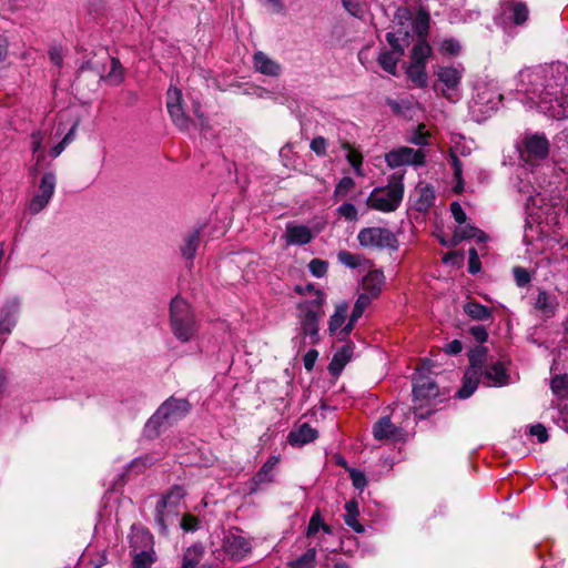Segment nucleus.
I'll return each instance as SVG.
<instances>
[{
    "label": "nucleus",
    "mask_w": 568,
    "mask_h": 568,
    "mask_svg": "<svg viewBox=\"0 0 568 568\" xmlns=\"http://www.w3.org/2000/svg\"><path fill=\"white\" fill-rule=\"evenodd\" d=\"M332 528L324 523L320 510H315L310 519L306 538L308 539V549L301 557L288 562L291 568H314L316 564L317 548H324V535H331Z\"/></svg>",
    "instance_id": "nucleus-1"
},
{
    "label": "nucleus",
    "mask_w": 568,
    "mask_h": 568,
    "mask_svg": "<svg viewBox=\"0 0 568 568\" xmlns=\"http://www.w3.org/2000/svg\"><path fill=\"white\" fill-rule=\"evenodd\" d=\"M404 197L403 175L393 174L386 186L375 187L367 197L369 209L389 213L396 211Z\"/></svg>",
    "instance_id": "nucleus-2"
},
{
    "label": "nucleus",
    "mask_w": 568,
    "mask_h": 568,
    "mask_svg": "<svg viewBox=\"0 0 568 568\" xmlns=\"http://www.w3.org/2000/svg\"><path fill=\"white\" fill-rule=\"evenodd\" d=\"M170 323L173 335L182 343L193 339L197 325L191 306L186 301L175 297L171 302Z\"/></svg>",
    "instance_id": "nucleus-3"
},
{
    "label": "nucleus",
    "mask_w": 568,
    "mask_h": 568,
    "mask_svg": "<svg viewBox=\"0 0 568 568\" xmlns=\"http://www.w3.org/2000/svg\"><path fill=\"white\" fill-rule=\"evenodd\" d=\"M464 72L465 69L462 64L439 67L435 72L437 78L434 84L435 91H439L449 101H457L460 95V82Z\"/></svg>",
    "instance_id": "nucleus-4"
},
{
    "label": "nucleus",
    "mask_w": 568,
    "mask_h": 568,
    "mask_svg": "<svg viewBox=\"0 0 568 568\" xmlns=\"http://www.w3.org/2000/svg\"><path fill=\"white\" fill-rule=\"evenodd\" d=\"M439 394L437 384L428 376H424L422 369L414 377V412L419 418L427 416L430 410H425Z\"/></svg>",
    "instance_id": "nucleus-5"
},
{
    "label": "nucleus",
    "mask_w": 568,
    "mask_h": 568,
    "mask_svg": "<svg viewBox=\"0 0 568 568\" xmlns=\"http://www.w3.org/2000/svg\"><path fill=\"white\" fill-rule=\"evenodd\" d=\"M185 496V489L182 486H173L165 495L161 497L156 505L155 520L162 532L166 531V521L170 514L175 515L178 506Z\"/></svg>",
    "instance_id": "nucleus-6"
},
{
    "label": "nucleus",
    "mask_w": 568,
    "mask_h": 568,
    "mask_svg": "<svg viewBox=\"0 0 568 568\" xmlns=\"http://www.w3.org/2000/svg\"><path fill=\"white\" fill-rule=\"evenodd\" d=\"M348 304L341 302L335 305L334 313L328 320V334L338 342L346 341L355 327L356 322H352V316L347 318Z\"/></svg>",
    "instance_id": "nucleus-7"
},
{
    "label": "nucleus",
    "mask_w": 568,
    "mask_h": 568,
    "mask_svg": "<svg viewBox=\"0 0 568 568\" xmlns=\"http://www.w3.org/2000/svg\"><path fill=\"white\" fill-rule=\"evenodd\" d=\"M190 409L185 399L170 398L163 403L149 420L148 426L161 425L163 422L176 420L183 417Z\"/></svg>",
    "instance_id": "nucleus-8"
},
{
    "label": "nucleus",
    "mask_w": 568,
    "mask_h": 568,
    "mask_svg": "<svg viewBox=\"0 0 568 568\" xmlns=\"http://www.w3.org/2000/svg\"><path fill=\"white\" fill-rule=\"evenodd\" d=\"M425 153L422 150H414L408 146L393 149L385 154V162L390 169L403 165H423Z\"/></svg>",
    "instance_id": "nucleus-9"
},
{
    "label": "nucleus",
    "mask_w": 568,
    "mask_h": 568,
    "mask_svg": "<svg viewBox=\"0 0 568 568\" xmlns=\"http://www.w3.org/2000/svg\"><path fill=\"white\" fill-rule=\"evenodd\" d=\"M57 179L52 172H47L39 184L38 193L31 199L28 204V211L31 214L41 212L51 201L55 190Z\"/></svg>",
    "instance_id": "nucleus-10"
},
{
    "label": "nucleus",
    "mask_w": 568,
    "mask_h": 568,
    "mask_svg": "<svg viewBox=\"0 0 568 568\" xmlns=\"http://www.w3.org/2000/svg\"><path fill=\"white\" fill-rule=\"evenodd\" d=\"M359 244L364 247H387L396 242L394 234L384 227H366L357 235Z\"/></svg>",
    "instance_id": "nucleus-11"
},
{
    "label": "nucleus",
    "mask_w": 568,
    "mask_h": 568,
    "mask_svg": "<svg viewBox=\"0 0 568 568\" xmlns=\"http://www.w3.org/2000/svg\"><path fill=\"white\" fill-rule=\"evenodd\" d=\"M324 313H316L314 311H297V320L300 324L301 334L311 338L312 344L320 342V321Z\"/></svg>",
    "instance_id": "nucleus-12"
},
{
    "label": "nucleus",
    "mask_w": 568,
    "mask_h": 568,
    "mask_svg": "<svg viewBox=\"0 0 568 568\" xmlns=\"http://www.w3.org/2000/svg\"><path fill=\"white\" fill-rule=\"evenodd\" d=\"M315 234L310 226L298 224L296 222H288L285 226L283 240L286 246L292 245H306L312 242Z\"/></svg>",
    "instance_id": "nucleus-13"
},
{
    "label": "nucleus",
    "mask_w": 568,
    "mask_h": 568,
    "mask_svg": "<svg viewBox=\"0 0 568 568\" xmlns=\"http://www.w3.org/2000/svg\"><path fill=\"white\" fill-rule=\"evenodd\" d=\"M225 552L236 561L244 559L252 550L251 540L241 535H229L224 539Z\"/></svg>",
    "instance_id": "nucleus-14"
},
{
    "label": "nucleus",
    "mask_w": 568,
    "mask_h": 568,
    "mask_svg": "<svg viewBox=\"0 0 568 568\" xmlns=\"http://www.w3.org/2000/svg\"><path fill=\"white\" fill-rule=\"evenodd\" d=\"M385 285V276L381 270H369L359 282L358 291L377 298Z\"/></svg>",
    "instance_id": "nucleus-15"
},
{
    "label": "nucleus",
    "mask_w": 568,
    "mask_h": 568,
    "mask_svg": "<svg viewBox=\"0 0 568 568\" xmlns=\"http://www.w3.org/2000/svg\"><path fill=\"white\" fill-rule=\"evenodd\" d=\"M503 14L517 26L524 24L529 17V9L521 0H504Z\"/></svg>",
    "instance_id": "nucleus-16"
},
{
    "label": "nucleus",
    "mask_w": 568,
    "mask_h": 568,
    "mask_svg": "<svg viewBox=\"0 0 568 568\" xmlns=\"http://www.w3.org/2000/svg\"><path fill=\"white\" fill-rule=\"evenodd\" d=\"M373 435L377 440L396 442L403 438V432L396 427L388 416L381 417L373 427Z\"/></svg>",
    "instance_id": "nucleus-17"
},
{
    "label": "nucleus",
    "mask_w": 568,
    "mask_h": 568,
    "mask_svg": "<svg viewBox=\"0 0 568 568\" xmlns=\"http://www.w3.org/2000/svg\"><path fill=\"white\" fill-rule=\"evenodd\" d=\"M525 151L532 159H546L549 153V142L542 134L528 135L525 138Z\"/></svg>",
    "instance_id": "nucleus-18"
},
{
    "label": "nucleus",
    "mask_w": 568,
    "mask_h": 568,
    "mask_svg": "<svg viewBox=\"0 0 568 568\" xmlns=\"http://www.w3.org/2000/svg\"><path fill=\"white\" fill-rule=\"evenodd\" d=\"M414 207L418 212H427L435 202V191L427 183L419 182L413 193Z\"/></svg>",
    "instance_id": "nucleus-19"
},
{
    "label": "nucleus",
    "mask_w": 568,
    "mask_h": 568,
    "mask_svg": "<svg viewBox=\"0 0 568 568\" xmlns=\"http://www.w3.org/2000/svg\"><path fill=\"white\" fill-rule=\"evenodd\" d=\"M536 106L540 112L552 116V118H562L566 115L562 109V104L558 98H552V94L549 92L541 93L539 95V100L536 102Z\"/></svg>",
    "instance_id": "nucleus-20"
},
{
    "label": "nucleus",
    "mask_w": 568,
    "mask_h": 568,
    "mask_svg": "<svg viewBox=\"0 0 568 568\" xmlns=\"http://www.w3.org/2000/svg\"><path fill=\"white\" fill-rule=\"evenodd\" d=\"M353 344L341 347L333 356L328 371L333 376H338L353 356Z\"/></svg>",
    "instance_id": "nucleus-21"
},
{
    "label": "nucleus",
    "mask_w": 568,
    "mask_h": 568,
    "mask_svg": "<svg viewBox=\"0 0 568 568\" xmlns=\"http://www.w3.org/2000/svg\"><path fill=\"white\" fill-rule=\"evenodd\" d=\"M317 430L304 423L288 434V443L292 446H303L317 438Z\"/></svg>",
    "instance_id": "nucleus-22"
},
{
    "label": "nucleus",
    "mask_w": 568,
    "mask_h": 568,
    "mask_svg": "<svg viewBox=\"0 0 568 568\" xmlns=\"http://www.w3.org/2000/svg\"><path fill=\"white\" fill-rule=\"evenodd\" d=\"M484 378L488 386H504L508 384V374L501 363H494L486 367Z\"/></svg>",
    "instance_id": "nucleus-23"
},
{
    "label": "nucleus",
    "mask_w": 568,
    "mask_h": 568,
    "mask_svg": "<svg viewBox=\"0 0 568 568\" xmlns=\"http://www.w3.org/2000/svg\"><path fill=\"white\" fill-rule=\"evenodd\" d=\"M253 65L256 71L265 75L277 77L281 72L280 64L261 51L254 53Z\"/></svg>",
    "instance_id": "nucleus-24"
},
{
    "label": "nucleus",
    "mask_w": 568,
    "mask_h": 568,
    "mask_svg": "<svg viewBox=\"0 0 568 568\" xmlns=\"http://www.w3.org/2000/svg\"><path fill=\"white\" fill-rule=\"evenodd\" d=\"M337 260L341 264L348 268H371V262L361 254H353L348 251H339Z\"/></svg>",
    "instance_id": "nucleus-25"
},
{
    "label": "nucleus",
    "mask_w": 568,
    "mask_h": 568,
    "mask_svg": "<svg viewBox=\"0 0 568 568\" xmlns=\"http://www.w3.org/2000/svg\"><path fill=\"white\" fill-rule=\"evenodd\" d=\"M558 306L557 298L548 294L546 291H540L535 302V308L542 313L546 317L554 316Z\"/></svg>",
    "instance_id": "nucleus-26"
},
{
    "label": "nucleus",
    "mask_w": 568,
    "mask_h": 568,
    "mask_svg": "<svg viewBox=\"0 0 568 568\" xmlns=\"http://www.w3.org/2000/svg\"><path fill=\"white\" fill-rule=\"evenodd\" d=\"M479 374L476 368H470L465 373L464 383L456 396L460 399L468 398L478 386Z\"/></svg>",
    "instance_id": "nucleus-27"
},
{
    "label": "nucleus",
    "mask_w": 568,
    "mask_h": 568,
    "mask_svg": "<svg viewBox=\"0 0 568 568\" xmlns=\"http://www.w3.org/2000/svg\"><path fill=\"white\" fill-rule=\"evenodd\" d=\"M476 239L478 241H485V234L477 227L473 225H464L459 224V226L455 230L453 236V245L458 244L463 240Z\"/></svg>",
    "instance_id": "nucleus-28"
},
{
    "label": "nucleus",
    "mask_w": 568,
    "mask_h": 568,
    "mask_svg": "<svg viewBox=\"0 0 568 568\" xmlns=\"http://www.w3.org/2000/svg\"><path fill=\"white\" fill-rule=\"evenodd\" d=\"M326 295L324 292H315L314 296H307L296 305L297 311H314L316 313H324V304Z\"/></svg>",
    "instance_id": "nucleus-29"
},
{
    "label": "nucleus",
    "mask_w": 568,
    "mask_h": 568,
    "mask_svg": "<svg viewBox=\"0 0 568 568\" xmlns=\"http://www.w3.org/2000/svg\"><path fill=\"white\" fill-rule=\"evenodd\" d=\"M346 514L344 515L345 524L351 527L354 531L361 534L364 531L363 525L358 521L359 510L358 503L356 500H348L345 504Z\"/></svg>",
    "instance_id": "nucleus-30"
},
{
    "label": "nucleus",
    "mask_w": 568,
    "mask_h": 568,
    "mask_svg": "<svg viewBox=\"0 0 568 568\" xmlns=\"http://www.w3.org/2000/svg\"><path fill=\"white\" fill-rule=\"evenodd\" d=\"M278 462L280 458L277 456H271L254 476L255 484L260 485L273 481L274 469Z\"/></svg>",
    "instance_id": "nucleus-31"
},
{
    "label": "nucleus",
    "mask_w": 568,
    "mask_h": 568,
    "mask_svg": "<svg viewBox=\"0 0 568 568\" xmlns=\"http://www.w3.org/2000/svg\"><path fill=\"white\" fill-rule=\"evenodd\" d=\"M342 149L346 151V160L349 163V165L353 168L354 173L357 176H365L364 170H363V155L362 153L353 148L348 142H344L342 144Z\"/></svg>",
    "instance_id": "nucleus-32"
},
{
    "label": "nucleus",
    "mask_w": 568,
    "mask_h": 568,
    "mask_svg": "<svg viewBox=\"0 0 568 568\" xmlns=\"http://www.w3.org/2000/svg\"><path fill=\"white\" fill-rule=\"evenodd\" d=\"M204 548L200 545L189 547L182 557V568H197L202 561Z\"/></svg>",
    "instance_id": "nucleus-33"
},
{
    "label": "nucleus",
    "mask_w": 568,
    "mask_h": 568,
    "mask_svg": "<svg viewBox=\"0 0 568 568\" xmlns=\"http://www.w3.org/2000/svg\"><path fill=\"white\" fill-rule=\"evenodd\" d=\"M407 77L409 80L418 88H425L427 87V73H426V65L419 64V63H413L410 62L407 68Z\"/></svg>",
    "instance_id": "nucleus-34"
},
{
    "label": "nucleus",
    "mask_w": 568,
    "mask_h": 568,
    "mask_svg": "<svg viewBox=\"0 0 568 568\" xmlns=\"http://www.w3.org/2000/svg\"><path fill=\"white\" fill-rule=\"evenodd\" d=\"M432 54V48L425 39H419L413 47L410 62L425 64Z\"/></svg>",
    "instance_id": "nucleus-35"
},
{
    "label": "nucleus",
    "mask_w": 568,
    "mask_h": 568,
    "mask_svg": "<svg viewBox=\"0 0 568 568\" xmlns=\"http://www.w3.org/2000/svg\"><path fill=\"white\" fill-rule=\"evenodd\" d=\"M402 54L394 51H383L378 55V63L384 71L392 75H396L397 62Z\"/></svg>",
    "instance_id": "nucleus-36"
},
{
    "label": "nucleus",
    "mask_w": 568,
    "mask_h": 568,
    "mask_svg": "<svg viewBox=\"0 0 568 568\" xmlns=\"http://www.w3.org/2000/svg\"><path fill=\"white\" fill-rule=\"evenodd\" d=\"M200 243V231L194 230L184 240V244L181 247L182 255L187 258L192 260L195 255V252L197 250Z\"/></svg>",
    "instance_id": "nucleus-37"
},
{
    "label": "nucleus",
    "mask_w": 568,
    "mask_h": 568,
    "mask_svg": "<svg viewBox=\"0 0 568 568\" xmlns=\"http://www.w3.org/2000/svg\"><path fill=\"white\" fill-rule=\"evenodd\" d=\"M374 300L376 298L358 291V296L351 313L352 322H357Z\"/></svg>",
    "instance_id": "nucleus-38"
},
{
    "label": "nucleus",
    "mask_w": 568,
    "mask_h": 568,
    "mask_svg": "<svg viewBox=\"0 0 568 568\" xmlns=\"http://www.w3.org/2000/svg\"><path fill=\"white\" fill-rule=\"evenodd\" d=\"M464 311L471 318L477 321H486L490 317L491 313L488 307L477 303V302H468L464 306Z\"/></svg>",
    "instance_id": "nucleus-39"
},
{
    "label": "nucleus",
    "mask_w": 568,
    "mask_h": 568,
    "mask_svg": "<svg viewBox=\"0 0 568 568\" xmlns=\"http://www.w3.org/2000/svg\"><path fill=\"white\" fill-rule=\"evenodd\" d=\"M429 14L425 10H419L413 20V30L419 36V39H425L429 29Z\"/></svg>",
    "instance_id": "nucleus-40"
},
{
    "label": "nucleus",
    "mask_w": 568,
    "mask_h": 568,
    "mask_svg": "<svg viewBox=\"0 0 568 568\" xmlns=\"http://www.w3.org/2000/svg\"><path fill=\"white\" fill-rule=\"evenodd\" d=\"M168 111L172 121L180 130L189 129L190 121L183 111L182 104H171L170 108H168Z\"/></svg>",
    "instance_id": "nucleus-41"
},
{
    "label": "nucleus",
    "mask_w": 568,
    "mask_h": 568,
    "mask_svg": "<svg viewBox=\"0 0 568 568\" xmlns=\"http://www.w3.org/2000/svg\"><path fill=\"white\" fill-rule=\"evenodd\" d=\"M438 50L443 55L456 57L462 52V45L458 40L446 38L439 42Z\"/></svg>",
    "instance_id": "nucleus-42"
},
{
    "label": "nucleus",
    "mask_w": 568,
    "mask_h": 568,
    "mask_svg": "<svg viewBox=\"0 0 568 568\" xmlns=\"http://www.w3.org/2000/svg\"><path fill=\"white\" fill-rule=\"evenodd\" d=\"M104 79L111 84H120L123 81L124 69L118 59H111V68Z\"/></svg>",
    "instance_id": "nucleus-43"
},
{
    "label": "nucleus",
    "mask_w": 568,
    "mask_h": 568,
    "mask_svg": "<svg viewBox=\"0 0 568 568\" xmlns=\"http://www.w3.org/2000/svg\"><path fill=\"white\" fill-rule=\"evenodd\" d=\"M17 303H12L11 310L6 312L0 318V335L10 334L16 325L14 313L17 311Z\"/></svg>",
    "instance_id": "nucleus-44"
},
{
    "label": "nucleus",
    "mask_w": 568,
    "mask_h": 568,
    "mask_svg": "<svg viewBox=\"0 0 568 568\" xmlns=\"http://www.w3.org/2000/svg\"><path fill=\"white\" fill-rule=\"evenodd\" d=\"M551 390L558 397L568 396V375H558L551 379Z\"/></svg>",
    "instance_id": "nucleus-45"
},
{
    "label": "nucleus",
    "mask_w": 568,
    "mask_h": 568,
    "mask_svg": "<svg viewBox=\"0 0 568 568\" xmlns=\"http://www.w3.org/2000/svg\"><path fill=\"white\" fill-rule=\"evenodd\" d=\"M355 186V182L352 178L345 176L335 186L334 197L335 200H339L345 197L349 191H352Z\"/></svg>",
    "instance_id": "nucleus-46"
},
{
    "label": "nucleus",
    "mask_w": 568,
    "mask_h": 568,
    "mask_svg": "<svg viewBox=\"0 0 568 568\" xmlns=\"http://www.w3.org/2000/svg\"><path fill=\"white\" fill-rule=\"evenodd\" d=\"M44 134L41 131H36L31 134V149L37 154V165H40L44 159V154L41 152Z\"/></svg>",
    "instance_id": "nucleus-47"
},
{
    "label": "nucleus",
    "mask_w": 568,
    "mask_h": 568,
    "mask_svg": "<svg viewBox=\"0 0 568 568\" xmlns=\"http://www.w3.org/2000/svg\"><path fill=\"white\" fill-rule=\"evenodd\" d=\"M308 270L315 277H323L327 273L328 263L321 258H313L308 263Z\"/></svg>",
    "instance_id": "nucleus-48"
},
{
    "label": "nucleus",
    "mask_w": 568,
    "mask_h": 568,
    "mask_svg": "<svg viewBox=\"0 0 568 568\" xmlns=\"http://www.w3.org/2000/svg\"><path fill=\"white\" fill-rule=\"evenodd\" d=\"M337 214L348 221H356L358 216L357 209L352 203H344L337 207Z\"/></svg>",
    "instance_id": "nucleus-49"
},
{
    "label": "nucleus",
    "mask_w": 568,
    "mask_h": 568,
    "mask_svg": "<svg viewBox=\"0 0 568 568\" xmlns=\"http://www.w3.org/2000/svg\"><path fill=\"white\" fill-rule=\"evenodd\" d=\"M327 140L323 136H316L311 141V150L318 156H324L327 153Z\"/></svg>",
    "instance_id": "nucleus-50"
},
{
    "label": "nucleus",
    "mask_w": 568,
    "mask_h": 568,
    "mask_svg": "<svg viewBox=\"0 0 568 568\" xmlns=\"http://www.w3.org/2000/svg\"><path fill=\"white\" fill-rule=\"evenodd\" d=\"M153 561L154 559L151 552L141 551L135 555L133 562L136 568H150Z\"/></svg>",
    "instance_id": "nucleus-51"
},
{
    "label": "nucleus",
    "mask_w": 568,
    "mask_h": 568,
    "mask_svg": "<svg viewBox=\"0 0 568 568\" xmlns=\"http://www.w3.org/2000/svg\"><path fill=\"white\" fill-rule=\"evenodd\" d=\"M423 130L424 125H419L418 130L410 135L408 142L416 145H426L428 143V132H424Z\"/></svg>",
    "instance_id": "nucleus-52"
},
{
    "label": "nucleus",
    "mask_w": 568,
    "mask_h": 568,
    "mask_svg": "<svg viewBox=\"0 0 568 568\" xmlns=\"http://www.w3.org/2000/svg\"><path fill=\"white\" fill-rule=\"evenodd\" d=\"M171 104H182V92L178 88H170L166 92V108Z\"/></svg>",
    "instance_id": "nucleus-53"
},
{
    "label": "nucleus",
    "mask_w": 568,
    "mask_h": 568,
    "mask_svg": "<svg viewBox=\"0 0 568 568\" xmlns=\"http://www.w3.org/2000/svg\"><path fill=\"white\" fill-rule=\"evenodd\" d=\"M294 291L303 297L314 296L315 292H323L322 290L317 288L314 284L311 283L305 285H296Z\"/></svg>",
    "instance_id": "nucleus-54"
},
{
    "label": "nucleus",
    "mask_w": 568,
    "mask_h": 568,
    "mask_svg": "<svg viewBox=\"0 0 568 568\" xmlns=\"http://www.w3.org/2000/svg\"><path fill=\"white\" fill-rule=\"evenodd\" d=\"M181 527L185 531H194L199 527V519L193 515H184L181 521Z\"/></svg>",
    "instance_id": "nucleus-55"
},
{
    "label": "nucleus",
    "mask_w": 568,
    "mask_h": 568,
    "mask_svg": "<svg viewBox=\"0 0 568 568\" xmlns=\"http://www.w3.org/2000/svg\"><path fill=\"white\" fill-rule=\"evenodd\" d=\"M514 277L518 286H525L530 281L529 273L523 267L514 268Z\"/></svg>",
    "instance_id": "nucleus-56"
},
{
    "label": "nucleus",
    "mask_w": 568,
    "mask_h": 568,
    "mask_svg": "<svg viewBox=\"0 0 568 568\" xmlns=\"http://www.w3.org/2000/svg\"><path fill=\"white\" fill-rule=\"evenodd\" d=\"M450 212L458 224H465L467 216L459 203L453 202L450 204Z\"/></svg>",
    "instance_id": "nucleus-57"
},
{
    "label": "nucleus",
    "mask_w": 568,
    "mask_h": 568,
    "mask_svg": "<svg viewBox=\"0 0 568 568\" xmlns=\"http://www.w3.org/2000/svg\"><path fill=\"white\" fill-rule=\"evenodd\" d=\"M318 357V352L316 349H310L303 357V364L306 371L311 372Z\"/></svg>",
    "instance_id": "nucleus-58"
},
{
    "label": "nucleus",
    "mask_w": 568,
    "mask_h": 568,
    "mask_svg": "<svg viewBox=\"0 0 568 568\" xmlns=\"http://www.w3.org/2000/svg\"><path fill=\"white\" fill-rule=\"evenodd\" d=\"M530 434L536 436L539 443H545L548 440V433L544 425L536 424L530 427Z\"/></svg>",
    "instance_id": "nucleus-59"
},
{
    "label": "nucleus",
    "mask_w": 568,
    "mask_h": 568,
    "mask_svg": "<svg viewBox=\"0 0 568 568\" xmlns=\"http://www.w3.org/2000/svg\"><path fill=\"white\" fill-rule=\"evenodd\" d=\"M468 254H469L468 271L471 274H476L480 270V263H479L477 251L475 248H470L468 251Z\"/></svg>",
    "instance_id": "nucleus-60"
},
{
    "label": "nucleus",
    "mask_w": 568,
    "mask_h": 568,
    "mask_svg": "<svg viewBox=\"0 0 568 568\" xmlns=\"http://www.w3.org/2000/svg\"><path fill=\"white\" fill-rule=\"evenodd\" d=\"M351 478H352L353 485L356 488L363 489L366 486V478L363 473H361L358 470H352Z\"/></svg>",
    "instance_id": "nucleus-61"
},
{
    "label": "nucleus",
    "mask_w": 568,
    "mask_h": 568,
    "mask_svg": "<svg viewBox=\"0 0 568 568\" xmlns=\"http://www.w3.org/2000/svg\"><path fill=\"white\" fill-rule=\"evenodd\" d=\"M386 40L389 43V45L394 49V52H397L398 54L404 53V48L399 43V39L395 33L388 32L386 34Z\"/></svg>",
    "instance_id": "nucleus-62"
},
{
    "label": "nucleus",
    "mask_w": 568,
    "mask_h": 568,
    "mask_svg": "<svg viewBox=\"0 0 568 568\" xmlns=\"http://www.w3.org/2000/svg\"><path fill=\"white\" fill-rule=\"evenodd\" d=\"M444 351L449 355H457L463 351V344L460 341L454 339L445 345Z\"/></svg>",
    "instance_id": "nucleus-63"
},
{
    "label": "nucleus",
    "mask_w": 568,
    "mask_h": 568,
    "mask_svg": "<svg viewBox=\"0 0 568 568\" xmlns=\"http://www.w3.org/2000/svg\"><path fill=\"white\" fill-rule=\"evenodd\" d=\"M342 1H343L344 7L351 14L358 17L362 13L361 7L354 0H342Z\"/></svg>",
    "instance_id": "nucleus-64"
}]
</instances>
